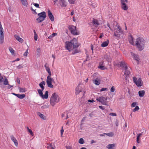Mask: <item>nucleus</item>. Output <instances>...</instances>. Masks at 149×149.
Listing matches in <instances>:
<instances>
[{
	"mask_svg": "<svg viewBox=\"0 0 149 149\" xmlns=\"http://www.w3.org/2000/svg\"><path fill=\"white\" fill-rule=\"evenodd\" d=\"M44 67L47 72L48 73V75L47 77L46 80V83L47 86L49 88H53L54 87V86L52 83H55V81L54 79L51 77L52 74L50 68L49 67L48 64L47 63L45 64Z\"/></svg>",
	"mask_w": 149,
	"mask_h": 149,
	"instance_id": "nucleus-1",
	"label": "nucleus"
},
{
	"mask_svg": "<svg viewBox=\"0 0 149 149\" xmlns=\"http://www.w3.org/2000/svg\"><path fill=\"white\" fill-rule=\"evenodd\" d=\"M79 45L77 43V39L74 38L70 42L67 41L65 43V47L69 52H70L73 49L77 48Z\"/></svg>",
	"mask_w": 149,
	"mask_h": 149,
	"instance_id": "nucleus-2",
	"label": "nucleus"
},
{
	"mask_svg": "<svg viewBox=\"0 0 149 149\" xmlns=\"http://www.w3.org/2000/svg\"><path fill=\"white\" fill-rule=\"evenodd\" d=\"M60 98L59 96L56 93H53L50 97V104L52 106H54L55 104L60 101Z\"/></svg>",
	"mask_w": 149,
	"mask_h": 149,
	"instance_id": "nucleus-3",
	"label": "nucleus"
},
{
	"mask_svg": "<svg viewBox=\"0 0 149 149\" xmlns=\"http://www.w3.org/2000/svg\"><path fill=\"white\" fill-rule=\"evenodd\" d=\"M114 36L116 38L118 39L120 38V34H123V31L121 27L118 25H116L115 27H114Z\"/></svg>",
	"mask_w": 149,
	"mask_h": 149,
	"instance_id": "nucleus-4",
	"label": "nucleus"
},
{
	"mask_svg": "<svg viewBox=\"0 0 149 149\" xmlns=\"http://www.w3.org/2000/svg\"><path fill=\"white\" fill-rule=\"evenodd\" d=\"M134 45L136 46L139 50H142L144 47V42L143 39L141 38H137Z\"/></svg>",
	"mask_w": 149,
	"mask_h": 149,
	"instance_id": "nucleus-5",
	"label": "nucleus"
},
{
	"mask_svg": "<svg viewBox=\"0 0 149 149\" xmlns=\"http://www.w3.org/2000/svg\"><path fill=\"white\" fill-rule=\"evenodd\" d=\"M38 17L36 19L38 23H40L44 21L46 17V15L44 11L41 12L38 14Z\"/></svg>",
	"mask_w": 149,
	"mask_h": 149,
	"instance_id": "nucleus-6",
	"label": "nucleus"
},
{
	"mask_svg": "<svg viewBox=\"0 0 149 149\" xmlns=\"http://www.w3.org/2000/svg\"><path fill=\"white\" fill-rule=\"evenodd\" d=\"M100 25L99 20L94 18L93 19L92 22L89 23V25L91 26L92 29H94L95 27H98Z\"/></svg>",
	"mask_w": 149,
	"mask_h": 149,
	"instance_id": "nucleus-7",
	"label": "nucleus"
},
{
	"mask_svg": "<svg viewBox=\"0 0 149 149\" xmlns=\"http://www.w3.org/2000/svg\"><path fill=\"white\" fill-rule=\"evenodd\" d=\"M133 80L134 83L138 87H141L143 85V83L141 78L137 79L136 77H134Z\"/></svg>",
	"mask_w": 149,
	"mask_h": 149,
	"instance_id": "nucleus-8",
	"label": "nucleus"
},
{
	"mask_svg": "<svg viewBox=\"0 0 149 149\" xmlns=\"http://www.w3.org/2000/svg\"><path fill=\"white\" fill-rule=\"evenodd\" d=\"M107 97H101L97 98L96 100L97 101L101 102L103 105H108L107 102Z\"/></svg>",
	"mask_w": 149,
	"mask_h": 149,
	"instance_id": "nucleus-9",
	"label": "nucleus"
},
{
	"mask_svg": "<svg viewBox=\"0 0 149 149\" xmlns=\"http://www.w3.org/2000/svg\"><path fill=\"white\" fill-rule=\"evenodd\" d=\"M71 33L74 35H77L79 33V32L76 29V27L74 26H70L69 27Z\"/></svg>",
	"mask_w": 149,
	"mask_h": 149,
	"instance_id": "nucleus-10",
	"label": "nucleus"
},
{
	"mask_svg": "<svg viewBox=\"0 0 149 149\" xmlns=\"http://www.w3.org/2000/svg\"><path fill=\"white\" fill-rule=\"evenodd\" d=\"M125 72H124V75H125V80H127V77L130 74V70H131V68L130 67H127V68H125Z\"/></svg>",
	"mask_w": 149,
	"mask_h": 149,
	"instance_id": "nucleus-11",
	"label": "nucleus"
},
{
	"mask_svg": "<svg viewBox=\"0 0 149 149\" xmlns=\"http://www.w3.org/2000/svg\"><path fill=\"white\" fill-rule=\"evenodd\" d=\"M10 138L12 141L14 142L15 146L16 147L18 146V144L17 141L14 136L13 135H11L10 136Z\"/></svg>",
	"mask_w": 149,
	"mask_h": 149,
	"instance_id": "nucleus-12",
	"label": "nucleus"
},
{
	"mask_svg": "<svg viewBox=\"0 0 149 149\" xmlns=\"http://www.w3.org/2000/svg\"><path fill=\"white\" fill-rule=\"evenodd\" d=\"M48 16L51 21L52 22L54 21V17L50 10H48Z\"/></svg>",
	"mask_w": 149,
	"mask_h": 149,
	"instance_id": "nucleus-13",
	"label": "nucleus"
},
{
	"mask_svg": "<svg viewBox=\"0 0 149 149\" xmlns=\"http://www.w3.org/2000/svg\"><path fill=\"white\" fill-rule=\"evenodd\" d=\"M82 91V88L79 85L75 88V94L76 95H78L80 93V92Z\"/></svg>",
	"mask_w": 149,
	"mask_h": 149,
	"instance_id": "nucleus-14",
	"label": "nucleus"
},
{
	"mask_svg": "<svg viewBox=\"0 0 149 149\" xmlns=\"http://www.w3.org/2000/svg\"><path fill=\"white\" fill-rule=\"evenodd\" d=\"M121 7L123 9H127L128 8L125 2V1L124 0H121Z\"/></svg>",
	"mask_w": 149,
	"mask_h": 149,
	"instance_id": "nucleus-15",
	"label": "nucleus"
},
{
	"mask_svg": "<svg viewBox=\"0 0 149 149\" xmlns=\"http://www.w3.org/2000/svg\"><path fill=\"white\" fill-rule=\"evenodd\" d=\"M119 65L124 70L127 67V64L124 61H121Z\"/></svg>",
	"mask_w": 149,
	"mask_h": 149,
	"instance_id": "nucleus-16",
	"label": "nucleus"
},
{
	"mask_svg": "<svg viewBox=\"0 0 149 149\" xmlns=\"http://www.w3.org/2000/svg\"><path fill=\"white\" fill-rule=\"evenodd\" d=\"M59 4L61 6L63 7H65L67 5V3L65 0H60Z\"/></svg>",
	"mask_w": 149,
	"mask_h": 149,
	"instance_id": "nucleus-17",
	"label": "nucleus"
},
{
	"mask_svg": "<svg viewBox=\"0 0 149 149\" xmlns=\"http://www.w3.org/2000/svg\"><path fill=\"white\" fill-rule=\"evenodd\" d=\"M71 114V113L70 112H68V113L66 112H64L63 113H62L61 115L62 117L63 118L65 117V116H66V118H65V119H67L69 117V116H70Z\"/></svg>",
	"mask_w": 149,
	"mask_h": 149,
	"instance_id": "nucleus-18",
	"label": "nucleus"
},
{
	"mask_svg": "<svg viewBox=\"0 0 149 149\" xmlns=\"http://www.w3.org/2000/svg\"><path fill=\"white\" fill-rule=\"evenodd\" d=\"M102 61H103L104 59H106L108 62H110L111 60V58L110 56L107 55H106L104 56V58H102Z\"/></svg>",
	"mask_w": 149,
	"mask_h": 149,
	"instance_id": "nucleus-19",
	"label": "nucleus"
},
{
	"mask_svg": "<svg viewBox=\"0 0 149 149\" xmlns=\"http://www.w3.org/2000/svg\"><path fill=\"white\" fill-rule=\"evenodd\" d=\"M128 40L131 44L133 45H134L135 43L134 41L133 38L131 35H130L129 36Z\"/></svg>",
	"mask_w": 149,
	"mask_h": 149,
	"instance_id": "nucleus-20",
	"label": "nucleus"
},
{
	"mask_svg": "<svg viewBox=\"0 0 149 149\" xmlns=\"http://www.w3.org/2000/svg\"><path fill=\"white\" fill-rule=\"evenodd\" d=\"M131 54L132 56H134V59L136 60L137 63L138 64L139 63V59L137 55L132 52L131 53Z\"/></svg>",
	"mask_w": 149,
	"mask_h": 149,
	"instance_id": "nucleus-21",
	"label": "nucleus"
},
{
	"mask_svg": "<svg viewBox=\"0 0 149 149\" xmlns=\"http://www.w3.org/2000/svg\"><path fill=\"white\" fill-rule=\"evenodd\" d=\"M104 62V61L100 62L99 63V65L98 66V68L100 69L101 70H105L106 68V67L103 65Z\"/></svg>",
	"mask_w": 149,
	"mask_h": 149,
	"instance_id": "nucleus-22",
	"label": "nucleus"
},
{
	"mask_svg": "<svg viewBox=\"0 0 149 149\" xmlns=\"http://www.w3.org/2000/svg\"><path fill=\"white\" fill-rule=\"evenodd\" d=\"M48 93V92L47 91H46L45 93V94L44 95L42 94V95H41L40 97H41L43 99H47L48 98L49 96Z\"/></svg>",
	"mask_w": 149,
	"mask_h": 149,
	"instance_id": "nucleus-23",
	"label": "nucleus"
},
{
	"mask_svg": "<svg viewBox=\"0 0 149 149\" xmlns=\"http://www.w3.org/2000/svg\"><path fill=\"white\" fill-rule=\"evenodd\" d=\"M14 37L19 42L21 43H22L23 42V40L19 36L15 35L14 36Z\"/></svg>",
	"mask_w": 149,
	"mask_h": 149,
	"instance_id": "nucleus-24",
	"label": "nucleus"
},
{
	"mask_svg": "<svg viewBox=\"0 0 149 149\" xmlns=\"http://www.w3.org/2000/svg\"><path fill=\"white\" fill-rule=\"evenodd\" d=\"M4 35V33H0V43L2 44L3 43Z\"/></svg>",
	"mask_w": 149,
	"mask_h": 149,
	"instance_id": "nucleus-25",
	"label": "nucleus"
},
{
	"mask_svg": "<svg viewBox=\"0 0 149 149\" xmlns=\"http://www.w3.org/2000/svg\"><path fill=\"white\" fill-rule=\"evenodd\" d=\"M109 40H107L106 41L103 42L101 45V46L102 47H107L109 43Z\"/></svg>",
	"mask_w": 149,
	"mask_h": 149,
	"instance_id": "nucleus-26",
	"label": "nucleus"
},
{
	"mask_svg": "<svg viewBox=\"0 0 149 149\" xmlns=\"http://www.w3.org/2000/svg\"><path fill=\"white\" fill-rule=\"evenodd\" d=\"M138 93L140 97H143L145 94V91L144 90L140 91H139Z\"/></svg>",
	"mask_w": 149,
	"mask_h": 149,
	"instance_id": "nucleus-27",
	"label": "nucleus"
},
{
	"mask_svg": "<svg viewBox=\"0 0 149 149\" xmlns=\"http://www.w3.org/2000/svg\"><path fill=\"white\" fill-rule=\"evenodd\" d=\"M142 133H139L137 135L136 142L137 143H140L139 139L142 135Z\"/></svg>",
	"mask_w": 149,
	"mask_h": 149,
	"instance_id": "nucleus-28",
	"label": "nucleus"
},
{
	"mask_svg": "<svg viewBox=\"0 0 149 149\" xmlns=\"http://www.w3.org/2000/svg\"><path fill=\"white\" fill-rule=\"evenodd\" d=\"M114 146L115 145L114 144H109L107 146V148L108 149H113Z\"/></svg>",
	"mask_w": 149,
	"mask_h": 149,
	"instance_id": "nucleus-29",
	"label": "nucleus"
},
{
	"mask_svg": "<svg viewBox=\"0 0 149 149\" xmlns=\"http://www.w3.org/2000/svg\"><path fill=\"white\" fill-rule=\"evenodd\" d=\"M37 114L41 118H42L43 119H45V117L44 115H43V114H42V113H41L40 112H38L37 113Z\"/></svg>",
	"mask_w": 149,
	"mask_h": 149,
	"instance_id": "nucleus-30",
	"label": "nucleus"
},
{
	"mask_svg": "<svg viewBox=\"0 0 149 149\" xmlns=\"http://www.w3.org/2000/svg\"><path fill=\"white\" fill-rule=\"evenodd\" d=\"M93 83L96 85H99L100 84V82L97 79H96L93 80Z\"/></svg>",
	"mask_w": 149,
	"mask_h": 149,
	"instance_id": "nucleus-31",
	"label": "nucleus"
},
{
	"mask_svg": "<svg viewBox=\"0 0 149 149\" xmlns=\"http://www.w3.org/2000/svg\"><path fill=\"white\" fill-rule=\"evenodd\" d=\"M27 129V130L28 132L30 133V135H31L32 136H33L34 135V134H33V132L32 130L29 129V128L28 127H26Z\"/></svg>",
	"mask_w": 149,
	"mask_h": 149,
	"instance_id": "nucleus-32",
	"label": "nucleus"
},
{
	"mask_svg": "<svg viewBox=\"0 0 149 149\" xmlns=\"http://www.w3.org/2000/svg\"><path fill=\"white\" fill-rule=\"evenodd\" d=\"M25 95L24 94H18L17 97H18V98H19L20 99H22L24 98L25 97Z\"/></svg>",
	"mask_w": 149,
	"mask_h": 149,
	"instance_id": "nucleus-33",
	"label": "nucleus"
},
{
	"mask_svg": "<svg viewBox=\"0 0 149 149\" xmlns=\"http://www.w3.org/2000/svg\"><path fill=\"white\" fill-rule=\"evenodd\" d=\"M9 50L11 54L12 55H13L15 52L14 50L13 49V48L11 47H9Z\"/></svg>",
	"mask_w": 149,
	"mask_h": 149,
	"instance_id": "nucleus-34",
	"label": "nucleus"
},
{
	"mask_svg": "<svg viewBox=\"0 0 149 149\" xmlns=\"http://www.w3.org/2000/svg\"><path fill=\"white\" fill-rule=\"evenodd\" d=\"M79 52V50L78 49H76L73 50L72 54H75Z\"/></svg>",
	"mask_w": 149,
	"mask_h": 149,
	"instance_id": "nucleus-35",
	"label": "nucleus"
},
{
	"mask_svg": "<svg viewBox=\"0 0 149 149\" xmlns=\"http://www.w3.org/2000/svg\"><path fill=\"white\" fill-rule=\"evenodd\" d=\"M21 1L23 5L25 6H27V3L26 0H21Z\"/></svg>",
	"mask_w": 149,
	"mask_h": 149,
	"instance_id": "nucleus-36",
	"label": "nucleus"
},
{
	"mask_svg": "<svg viewBox=\"0 0 149 149\" xmlns=\"http://www.w3.org/2000/svg\"><path fill=\"white\" fill-rule=\"evenodd\" d=\"M3 81L4 85H8V81L6 78H5L4 80H3Z\"/></svg>",
	"mask_w": 149,
	"mask_h": 149,
	"instance_id": "nucleus-37",
	"label": "nucleus"
},
{
	"mask_svg": "<svg viewBox=\"0 0 149 149\" xmlns=\"http://www.w3.org/2000/svg\"><path fill=\"white\" fill-rule=\"evenodd\" d=\"M19 92L20 93H23L25 91V88H21L20 87H19Z\"/></svg>",
	"mask_w": 149,
	"mask_h": 149,
	"instance_id": "nucleus-38",
	"label": "nucleus"
},
{
	"mask_svg": "<svg viewBox=\"0 0 149 149\" xmlns=\"http://www.w3.org/2000/svg\"><path fill=\"white\" fill-rule=\"evenodd\" d=\"M57 33H54L52 34L49 36L48 37V38L49 39H52L53 37L55 36L56 35Z\"/></svg>",
	"mask_w": 149,
	"mask_h": 149,
	"instance_id": "nucleus-39",
	"label": "nucleus"
},
{
	"mask_svg": "<svg viewBox=\"0 0 149 149\" xmlns=\"http://www.w3.org/2000/svg\"><path fill=\"white\" fill-rule=\"evenodd\" d=\"M45 85V82L44 81H42L39 84V86L41 88L44 87V85Z\"/></svg>",
	"mask_w": 149,
	"mask_h": 149,
	"instance_id": "nucleus-40",
	"label": "nucleus"
},
{
	"mask_svg": "<svg viewBox=\"0 0 149 149\" xmlns=\"http://www.w3.org/2000/svg\"><path fill=\"white\" fill-rule=\"evenodd\" d=\"M104 134H106V135H107L109 137H112L113 135V133L112 132L108 133H104Z\"/></svg>",
	"mask_w": 149,
	"mask_h": 149,
	"instance_id": "nucleus-41",
	"label": "nucleus"
},
{
	"mask_svg": "<svg viewBox=\"0 0 149 149\" xmlns=\"http://www.w3.org/2000/svg\"><path fill=\"white\" fill-rule=\"evenodd\" d=\"M0 33H3V28L2 27L1 23L0 22Z\"/></svg>",
	"mask_w": 149,
	"mask_h": 149,
	"instance_id": "nucleus-42",
	"label": "nucleus"
},
{
	"mask_svg": "<svg viewBox=\"0 0 149 149\" xmlns=\"http://www.w3.org/2000/svg\"><path fill=\"white\" fill-rule=\"evenodd\" d=\"M37 55L38 56L40 55V54L41 53V49L40 47H38L37 49Z\"/></svg>",
	"mask_w": 149,
	"mask_h": 149,
	"instance_id": "nucleus-43",
	"label": "nucleus"
},
{
	"mask_svg": "<svg viewBox=\"0 0 149 149\" xmlns=\"http://www.w3.org/2000/svg\"><path fill=\"white\" fill-rule=\"evenodd\" d=\"M79 143L81 144H83L84 143V140L83 138H80L79 141Z\"/></svg>",
	"mask_w": 149,
	"mask_h": 149,
	"instance_id": "nucleus-44",
	"label": "nucleus"
},
{
	"mask_svg": "<svg viewBox=\"0 0 149 149\" xmlns=\"http://www.w3.org/2000/svg\"><path fill=\"white\" fill-rule=\"evenodd\" d=\"M38 92L39 94V96L41 97L42 95L43 94L42 91V90H41L40 89H39L38 90Z\"/></svg>",
	"mask_w": 149,
	"mask_h": 149,
	"instance_id": "nucleus-45",
	"label": "nucleus"
},
{
	"mask_svg": "<svg viewBox=\"0 0 149 149\" xmlns=\"http://www.w3.org/2000/svg\"><path fill=\"white\" fill-rule=\"evenodd\" d=\"M49 107V105H48V104H47V105L45 104V105H43V106H42L41 108L42 109H46V108H48Z\"/></svg>",
	"mask_w": 149,
	"mask_h": 149,
	"instance_id": "nucleus-46",
	"label": "nucleus"
},
{
	"mask_svg": "<svg viewBox=\"0 0 149 149\" xmlns=\"http://www.w3.org/2000/svg\"><path fill=\"white\" fill-rule=\"evenodd\" d=\"M139 108L138 106H136L135 108L133 109V111L135 112L139 109Z\"/></svg>",
	"mask_w": 149,
	"mask_h": 149,
	"instance_id": "nucleus-47",
	"label": "nucleus"
},
{
	"mask_svg": "<svg viewBox=\"0 0 149 149\" xmlns=\"http://www.w3.org/2000/svg\"><path fill=\"white\" fill-rule=\"evenodd\" d=\"M68 1L71 4H74L75 3V0H68Z\"/></svg>",
	"mask_w": 149,
	"mask_h": 149,
	"instance_id": "nucleus-48",
	"label": "nucleus"
},
{
	"mask_svg": "<svg viewBox=\"0 0 149 149\" xmlns=\"http://www.w3.org/2000/svg\"><path fill=\"white\" fill-rule=\"evenodd\" d=\"M50 149H54L55 148V146L53 144L51 143L49 145Z\"/></svg>",
	"mask_w": 149,
	"mask_h": 149,
	"instance_id": "nucleus-49",
	"label": "nucleus"
},
{
	"mask_svg": "<svg viewBox=\"0 0 149 149\" xmlns=\"http://www.w3.org/2000/svg\"><path fill=\"white\" fill-rule=\"evenodd\" d=\"M109 115L110 116H116V113H110L109 114Z\"/></svg>",
	"mask_w": 149,
	"mask_h": 149,
	"instance_id": "nucleus-50",
	"label": "nucleus"
},
{
	"mask_svg": "<svg viewBox=\"0 0 149 149\" xmlns=\"http://www.w3.org/2000/svg\"><path fill=\"white\" fill-rule=\"evenodd\" d=\"M137 104L136 102H133L131 104V107H134L136 106V105Z\"/></svg>",
	"mask_w": 149,
	"mask_h": 149,
	"instance_id": "nucleus-51",
	"label": "nucleus"
},
{
	"mask_svg": "<svg viewBox=\"0 0 149 149\" xmlns=\"http://www.w3.org/2000/svg\"><path fill=\"white\" fill-rule=\"evenodd\" d=\"M28 53V49H27L26 51L24 53V54L23 55L25 56H26L27 55V54Z\"/></svg>",
	"mask_w": 149,
	"mask_h": 149,
	"instance_id": "nucleus-52",
	"label": "nucleus"
},
{
	"mask_svg": "<svg viewBox=\"0 0 149 149\" xmlns=\"http://www.w3.org/2000/svg\"><path fill=\"white\" fill-rule=\"evenodd\" d=\"M33 5L36 8H40V7H39V4L38 3H34L33 4Z\"/></svg>",
	"mask_w": 149,
	"mask_h": 149,
	"instance_id": "nucleus-53",
	"label": "nucleus"
},
{
	"mask_svg": "<svg viewBox=\"0 0 149 149\" xmlns=\"http://www.w3.org/2000/svg\"><path fill=\"white\" fill-rule=\"evenodd\" d=\"M16 81L18 84H20V79L19 78H17V80H16Z\"/></svg>",
	"mask_w": 149,
	"mask_h": 149,
	"instance_id": "nucleus-54",
	"label": "nucleus"
},
{
	"mask_svg": "<svg viewBox=\"0 0 149 149\" xmlns=\"http://www.w3.org/2000/svg\"><path fill=\"white\" fill-rule=\"evenodd\" d=\"M115 91L114 88L113 86L111 87V92H113Z\"/></svg>",
	"mask_w": 149,
	"mask_h": 149,
	"instance_id": "nucleus-55",
	"label": "nucleus"
},
{
	"mask_svg": "<svg viewBox=\"0 0 149 149\" xmlns=\"http://www.w3.org/2000/svg\"><path fill=\"white\" fill-rule=\"evenodd\" d=\"M99 108L102 110H104L105 109V107H104L102 106H99Z\"/></svg>",
	"mask_w": 149,
	"mask_h": 149,
	"instance_id": "nucleus-56",
	"label": "nucleus"
},
{
	"mask_svg": "<svg viewBox=\"0 0 149 149\" xmlns=\"http://www.w3.org/2000/svg\"><path fill=\"white\" fill-rule=\"evenodd\" d=\"M107 88H102L100 90L101 91H105L107 90Z\"/></svg>",
	"mask_w": 149,
	"mask_h": 149,
	"instance_id": "nucleus-57",
	"label": "nucleus"
},
{
	"mask_svg": "<svg viewBox=\"0 0 149 149\" xmlns=\"http://www.w3.org/2000/svg\"><path fill=\"white\" fill-rule=\"evenodd\" d=\"M64 132V130L63 129V127H62V129L61 130V135H62L63 134V133Z\"/></svg>",
	"mask_w": 149,
	"mask_h": 149,
	"instance_id": "nucleus-58",
	"label": "nucleus"
},
{
	"mask_svg": "<svg viewBox=\"0 0 149 149\" xmlns=\"http://www.w3.org/2000/svg\"><path fill=\"white\" fill-rule=\"evenodd\" d=\"M32 13L34 14H37V13L36 11V10H32Z\"/></svg>",
	"mask_w": 149,
	"mask_h": 149,
	"instance_id": "nucleus-59",
	"label": "nucleus"
},
{
	"mask_svg": "<svg viewBox=\"0 0 149 149\" xmlns=\"http://www.w3.org/2000/svg\"><path fill=\"white\" fill-rule=\"evenodd\" d=\"M34 39L35 40H37L38 39V36L37 35L34 36Z\"/></svg>",
	"mask_w": 149,
	"mask_h": 149,
	"instance_id": "nucleus-60",
	"label": "nucleus"
},
{
	"mask_svg": "<svg viewBox=\"0 0 149 149\" xmlns=\"http://www.w3.org/2000/svg\"><path fill=\"white\" fill-rule=\"evenodd\" d=\"M8 89H10L11 87H12L13 86H11L8 84Z\"/></svg>",
	"mask_w": 149,
	"mask_h": 149,
	"instance_id": "nucleus-61",
	"label": "nucleus"
},
{
	"mask_svg": "<svg viewBox=\"0 0 149 149\" xmlns=\"http://www.w3.org/2000/svg\"><path fill=\"white\" fill-rule=\"evenodd\" d=\"M19 60H20V59L19 58H17L16 60L13 61V62H15V61H19Z\"/></svg>",
	"mask_w": 149,
	"mask_h": 149,
	"instance_id": "nucleus-62",
	"label": "nucleus"
},
{
	"mask_svg": "<svg viewBox=\"0 0 149 149\" xmlns=\"http://www.w3.org/2000/svg\"><path fill=\"white\" fill-rule=\"evenodd\" d=\"M66 149H72V148L70 146H68L66 147Z\"/></svg>",
	"mask_w": 149,
	"mask_h": 149,
	"instance_id": "nucleus-63",
	"label": "nucleus"
},
{
	"mask_svg": "<svg viewBox=\"0 0 149 149\" xmlns=\"http://www.w3.org/2000/svg\"><path fill=\"white\" fill-rule=\"evenodd\" d=\"M89 116L91 117H92L93 116V113H90L89 114Z\"/></svg>",
	"mask_w": 149,
	"mask_h": 149,
	"instance_id": "nucleus-64",
	"label": "nucleus"
}]
</instances>
